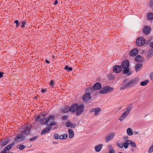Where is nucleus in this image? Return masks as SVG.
<instances>
[{"instance_id": "nucleus-39", "label": "nucleus", "mask_w": 153, "mask_h": 153, "mask_svg": "<svg viewBox=\"0 0 153 153\" xmlns=\"http://www.w3.org/2000/svg\"><path fill=\"white\" fill-rule=\"evenodd\" d=\"M14 23L16 24V27H18L20 25V23L19 22V21L18 20H16L14 22Z\"/></svg>"}, {"instance_id": "nucleus-33", "label": "nucleus", "mask_w": 153, "mask_h": 153, "mask_svg": "<svg viewBox=\"0 0 153 153\" xmlns=\"http://www.w3.org/2000/svg\"><path fill=\"white\" fill-rule=\"evenodd\" d=\"M65 70H67L68 71H70L72 70L73 68L71 67H69L68 66H66L64 68Z\"/></svg>"}, {"instance_id": "nucleus-16", "label": "nucleus", "mask_w": 153, "mask_h": 153, "mask_svg": "<svg viewBox=\"0 0 153 153\" xmlns=\"http://www.w3.org/2000/svg\"><path fill=\"white\" fill-rule=\"evenodd\" d=\"M51 127H47L43 129L41 132V134L42 135H44L45 133L48 132L51 129Z\"/></svg>"}, {"instance_id": "nucleus-24", "label": "nucleus", "mask_w": 153, "mask_h": 153, "mask_svg": "<svg viewBox=\"0 0 153 153\" xmlns=\"http://www.w3.org/2000/svg\"><path fill=\"white\" fill-rule=\"evenodd\" d=\"M123 70V72L124 74H127L128 76H129L131 74V73L129 71L128 68H124Z\"/></svg>"}, {"instance_id": "nucleus-48", "label": "nucleus", "mask_w": 153, "mask_h": 153, "mask_svg": "<svg viewBox=\"0 0 153 153\" xmlns=\"http://www.w3.org/2000/svg\"><path fill=\"white\" fill-rule=\"evenodd\" d=\"M54 137L55 139H57L59 138V137L58 134H55L54 135Z\"/></svg>"}, {"instance_id": "nucleus-37", "label": "nucleus", "mask_w": 153, "mask_h": 153, "mask_svg": "<svg viewBox=\"0 0 153 153\" xmlns=\"http://www.w3.org/2000/svg\"><path fill=\"white\" fill-rule=\"evenodd\" d=\"M153 151V144L150 147L148 150L149 153H151Z\"/></svg>"}, {"instance_id": "nucleus-11", "label": "nucleus", "mask_w": 153, "mask_h": 153, "mask_svg": "<svg viewBox=\"0 0 153 153\" xmlns=\"http://www.w3.org/2000/svg\"><path fill=\"white\" fill-rule=\"evenodd\" d=\"M115 134L114 133L112 132L107 135L105 137V141L108 142L112 140L114 137Z\"/></svg>"}, {"instance_id": "nucleus-34", "label": "nucleus", "mask_w": 153, "mask_h": 153, "mask_svg": "<svg viewBox=\"0 0 153 153\" xmlns=\"http://www.w3.org/2000/svg\"><path fill=\"white\" fill-rule=\"evenodd\" d=\"M117 145L120 148H122L124 147L123 143H117Z\"/></svg>"}, {"instance_id": "nucleus-25", "label": "nucleus", "mask_w": 153, "mask_h": 153, "mask_svg": "<svg viewBox=\"0 0 153 153\" xmlns=\"http://www.w3.org/2000/svg\"><path fill=\"white\" fill-rule=\"evenodd\" d=\"M153 56V49H151L149 51L147 58L149 59Z\"/></svg>"}, {"instance_id": "nucleus-50", "label": "nucleus", "mask_w": 153, "mask_h": 153, "mask_svg": "<svg viewBox=\"0 0 153 153\" xmlns=\"http://www.w3.org/2000/svg\"><path fill=\"white\" fill-rule=\"evenodd\" d=\"M150 46L153 49V42H151L149 44Z\"/></svg>"}, {"instance_id": "nucleus-46", "label": "nucleus", "mask_w": 153, "mask_h": 153, "mask_svg": "<svg viewBox=\"0 0 153 153\" xmlns=\"http://www.w3.org/2000/svg\"><path fill=\"white\" fill-rule=\"evenodd\" d=\"M76 126V124H72L71 123V128H75Z\"/></svg>"}, {"instance_id": "nucleus-41", "label": "nucleus", "mask_w": 153, "mask_h": 153, "mask_svg": "<svg viewBox=\"0 0 153 153\" xmlns=\"http://www.w3.org/2000/svg\"><path fill=\"white\" fill-rule=\"evenodd\" d=\"M25 148V146L23 145L20 146L19 147V149L22 150L24 149Z\"/></svg>"}, {"instance_id": "nucleus-23", "label": "nucleus", "mask_w": 153, "mask_h": 153, "mask_svg": "<svg viewBox=\"0 0 153 153\" xmlns=\"http://www.w3.org/2000/svg\"><path fill=\"white\" fill-rule=\"evenodd\" d=\"M143 65L141 64H138L136 65L135 66V70L136 72H138L142 67Z\"/></svg>"}, {"instance_id": "nucleus-49", "label": "nucleus", "mask_w": 153, "mask_h": 153, "mask_svg": "<svg viewBox=\"0 0 153 153\" xmlns=\"http://www.w3.org/2000/svg\"><path fill=\"white\" fill-rule=\"evenodd\" d=\"M150 77L151 79L153 81V73H152L150 74Z\"/></svg>"}, {"instance_id": "nucleus-31", "label": "nucleus", "mask_w": 153, "mask_h": 153, "mask_svg": "<svg viewBox=\"0 0 153 153\" xmlns=\"http://www.w3.org/2000/svg\"><path fill=\"white\" fill-rule=\"evenodd\" d=\"M54 120V117L53 116V119L52 120H51L50 121V123L48 126H53L55 125L56 124V122Z\"/></svg>"}, {"instance_id": "nucleus-47", "label": "nucleus", "mask_w": 153, "mask_h": 153, "mask_svg": "<svg viewBox=\"0 0 153 153\" xmlns=\"http://www.w3.org/2000/svg\"><path fill=\"white\" fill-rule=\"evenodd\" d=\"M149 5L150 7L153 6V0H151L149 3Z\"/></svg>"}, {"instance_id": "nucleus-45", "label": "nucleus", "mask_w": 153, "mask_h": 153, "mask_svg": "<svg viewBox=\"0 0 153 153\" xmlns=\"http://www.w3.org/2000/svg\"><path fill=\"white\" fill-rule=\"evenodd\" d=\"M108 153H115V150L114 149H112L111 150H110Z\"/></svg>"}, {"instance_id": "nucleus-51", "label": "nucleus", "mask_w": 153, "mask_h": 153, "mask_svg": "<svg viewBox=\"0 0 153 153\" xmlns=\"http://www.w3.org/2000/svg\"><path fill=\"white\" fill-rule=\"evenodd\" d=\"M3 73L2 72L0 71V78H1L3 77Z\"/></svg>"}, {"instance_id": "nucleus-38", "label": "nucleus", "mask_w": 153, "mask_h": 153, "mask_svg": "<svg viewBox=\"0 0 153 153\" xmlns=\"http://www.w3.org/2000/svg\"><path fill=\"white\" fill-rule=\"evenodd\" d=\"M67 127H71V123L70 121L67 122L65 124Z\"/></svg>"}, {"instance_id": "nucleus-14", "label": "nucleus", "mask_w": 153, "mask_h": 153, "mask_svg": "<svg viewBox=\"0 0 153 153\" xmlns=\"http://www.w3.org/2000/svg\"><path fill=\"white\" fill-rule=\"evenodd\" d=\"M122 68H128L129 65V62L128 60L123 61L122 63Z\"/></svg>"}, {"instance_id": "nucleus-9", "label": "nucleus", "mask_w": 153, "mask_h": 153, "mask_svg": "<svg viewBox=\"0 0 153 153\" xmlns=\"http://www.w3.org/2000/svg\"><path fill=\"white\" fill-rule=\"evenodd\" d=\"M145 43V39L143 37H140L138 38L136 41V43L138 46H141L143 45Z\"/></svg>"}, {"instance_id": "nucleus-22", "label": "nucleus", "mask_w": 153, "mask_h": 153, "mask_svg": "<svg viewBox=\"0 0 153 153\" xmlns=\"http://www.w3.org/2000/svg\"><path fill=\"white\" fill-rule=\"evenodd\" d=\"M123 144L124 148L125 149H127L128 147V145L130 144V140H126Z\"/></svg>"}, {"instance_id": "nucleus-21", "label": "nucleus", "mask_w": 153, "mask_h": 153, "mask_svg": "<svg viewBox=\"0 0 153 153\" xmlns=\"http://www.w3.org/2000/svg\"><path fill=\"white\" fill-rule=\"evenodd\" d=\"M61 112L63 114L68 113L69 111V108L67 107H65L61 109Z\"/></svg>"}, {"instance_id": "nucleus-3", "label": "nucleus", "mask_w": 153, "mask_h": 153, "mask_svg": "<svg viewBox=\"0 0 153 153\" xmlns=\"http://www.w3.org/2000/svg\"><path fill=\"white\" fill-rule=\"evenodd\" d=\"M131 108L130 107H126L125 110L124 112L121 115L119 118V120L122 121L128 116L129 113Z\"/></svg>"}, {"instance_id": "nucleus-40", "label": "nucleus", "mask_w": 153, "mask_h": 153, "mask_svg": "<svg viewBox=\"0 0 153 153\" xmlns=\"http://www.w3.org/2000/svg\"><path fill=\"white\" fill-rule=\"evenodd\" d=\"M55 85V82H54V81L53 80H51V81L50 84V85L51 86H53L54 85Z\"/></svg>"}, {"instance_id": "nucleus-12", "label": "nucleus", "mask_w": 153, "mask_h": 153, "mask_svg": "<svg viewBox=\"0 0 153 153\" xmlns=\"http://www.w3.org/2000/svg\"><path fill=\"white\" fill-rule=\"evenodd\" d=\"M122 68L120 65H115L113 68V71L115 73H118L121 72Z\"/></svg>"}, {"instance_id": "nucleus-18", "label": "nucleus", "mask_w": 153, "mask_h": 153, "mask_svg": "<svg viewBox=\"0 0 153 153\" xmlns=\"http://www.w3.org/2000/svg\"><path fill=\"white\" fill-rule=\"evenodd\" d=\"M93 88L95 90H99L101 88V85L100 83L97 82L94 85Z\"/></svg>"}, {"instance_id": "nucleus-2", "label": "nucleus", "mask_w": 153, "mask_h": 153, "mask_svg": "<svg viewBox=\"0 0 153 153\" xmlns=\"http://www.w3.org/2000/svg\"><path fill=\"white\" fill-rule=\"evenodd\" d=\"M139 80V79L138 78L133 79L129 81L127 83L121 86L120 87V89H124L127 88H131L137 84Z\"/></svg>"}, {"instance_id": "nucleus-4", "label": "nucleus", "mask_w": 153, "mask_h": 153, "mask_svg": "<svg viewBox=\"0 0 153 153\" xmlns=\"http://www.w3.org/2000/svg\"><path fill=\"white\" fill-rule=\"evenodd\" d=\"M53 119V116H50L47 118L41 119L40 120V124L42 125L46 124L48 125V123H49Z\"/></svg>"}, {"instance_id": "nucleus-54", "label": "nucleus", "mask_w": 153, "mask_h": 153, "mask_svg": "<svg viewBox=\"0 0 153 153\" xmlns=\"http://www.w3.org/2000/svg\"><path fill=\"white\" fill-rule=\"evenodd\" d=\"M45 89H42L41 90V91L42 93H44L45 92Z\"/></svg>"}, {"instance_id": "nucleus-35", "label": "nucleus", "mask_w": 153, "mask_h": 153, "mask_svg": "<svg viewBox=\"0 0 153 153\" xmlns=\"http://www.w3.org/2000/svg\"><path fill=\"white\" fill-rule=\"evenodd\" d=\"M130 145L132 147H135L136 146V144L135 142H134L130 140Z\"/></svg>"}, {"instance_id": "nucleus-29", "label": "nucleus", "mask_w": 153, "mask_h": 153, "mask_svg": "<svg viewBox=\"0 0 153 153\" xmlns=\"http://www.w3.org/2000/svg\"><path fill=\"white\" fill-rule=\"evenodd\" d=\"M149 82L148 80H146L145 81L142 82L140 83L141 86H144L147 85Z\"/></svg>"}, {"instance_id": "nucleus-7", "label": "nucleus", "mask_w": 153, "mask_h": 153, "mask_svg": "<svg viewBox=\"0 0 153 153\" xmlns=\"http://www.w3.org/2000/svg\"><path fill=\"white\" fill-rule=\"evenodd\" d=\"M14 145V143H12L11 144L7 145L5 147L3 151L0 153H13L12 152H10V150L11 149L13 146Z\"/></svg>"}, {"instance_id": "nucleus-52", "label": "nucleus", "mask_w": 153, "mask_h": 153, "mask_svg": "<svg viewBox=\"0 0 153 153\" xmlns=\"http://www.w3.org/2000/svg\"><path fill=\"white\" fill-rule=\"evenodd\" d=\"M108 147L110 150H111L112 149H114L112 146L111 145H109L108 146Z\"/></svg>"}, {"instance_id": "nucleus-26", "label": "nucleus", "mask_w": 153, "mask_h": 153, "mask_svg": "<svg viewBox=\"0 0 153 153\" xmlns=\"http://www.w3.org/2000/svg\"><path fill=\"white\" fill-rule=\"evenodd\" d=\"M68 132L69 133V137L71 138L74 136V132L73 130L71 129H69Z\"/></svg>"}, {"instance_id": "nucleus-42", "label": "nucleus", "mask_w": 153, "mask_h": 153, "mask_svg": "<svg viewBox=\"0 0 153 153\" xmlns=\"http://www.w3.org/2000/svg\"><path fill=\"white\" fill-rule=\"evenodd\" d=\"M40 117L39 116H37L36 118V121L37 122L40 121Z\"/></svg>"}, {"instance_id": "nucleus-17", "label": "nucleus", "mask_w": 153, "mask_h": 153, "mask_svg": "<svg viewBox=\"0 0 153 153\" xmlns=\"http://www.w3.org/2000/svg\"><path fill=\"white\" fill-rule=\"evenodd\" d=\"M151 31V29L149 27L146 26L143 28V32L146 35L149 34Z\"/></svg>"}, {"instance_id": "nucleus-43", "label": "nucleus", "mask_w": 153, "mask_h": 153, "mask_svg": "<svg viewBox=\"0 0 153 153\" xmlns=\"http://www.w3.org/2000/svg\"><path fill=\"white\" fill-rule=\"evenodd\" d=\"M37 137H33L32 138L30 139V141H33L35 140L37 138Z\"/></svg>"}, {"instance_id": "nucleus-53", "label": "nucleus", "mask_w": 153, "mask_h": 153, "mask_svg": "<svg viewBox=\"0 0 153 153\" xmlns=\"http://www.w3.org/2000/svg\"><path fill=\"white\" fill-rule=\"evenodd\" d=\"M57 3H58V1H57V0H56V1H55L54 3V5H56V4H57Z\"/></svg>"}, {"instance_id": "nucleus-13", "label": "nucleus", "mask_w": 153, "mask_h": 153, "mask_svg": "<svg viewBox=\"0 0 153 153\" xmlns=\"http://www.w3.org/2000/svg\"><path fill=\"white\" fill-rule=\"evenodd\" d=\"M82 98L83 100L85 101H87L90 100L91 98L90 94L89 93L85 94L83 96Z\"/></svg>"}, {"instance_id": "nucleus-6", "label": "nucleus", "mask_w": 153, "mask_h": 153, "mask_svg": "<svg viewBox=\"0 0 153 153\" xmlns=\"http://www.w3.org/2000/svg\"><path fill=\"white\" fill-rule=\"evenodd\" d=\"M25 138V136L21 134H18L15 137V141L17 143L21 142L24 141Z\"/></svg>"}, {"instance_id": "nucleus-10", "label": "nucleus", "mask_w": 153, "mask_h": 153, "mask_svg": "<svg viewBox=\"0 0 153 153\" xmlns=\"http://www.w3.org/2000/svg\"><path fill=\"white\" fill-rule=\"evenodd\" d=\"M101 109L99 107H96L92 108L90 111V113H94V115L97 116L100 114Z\"/></svg>"}, {"instance_id": "nucleus-1", "label": "nucleus", "mask_w": 153, "mask_h": 153, "mask_svg": "<svg viewBox=\"0 0 153 153\" xmlns=\"http://www.w3.org/2000/svg\"><path fill=\"white\" fill-rule=\"evenodd\" d=\"M84 110L83 104H81L79 105L77 104H74L69 108V111L72 113L76 112V114L77 116H79L81 114Z\"/></svg>"}, {"instance_id": "nucleus-30", "label": "nucleus", "mask_w": 153, "mask_h": 153, "mask_svg": "<svg viewBox=\"0 0 153 153\" xmlns=\"http://www.w3.org/2000/svg\"><path fill=\"white\" fill-rule=\"evenodd\" d=\"M68 137L67 134H63L62 135H60L59 137V138L60 139H66Z\"/></svg>"}, {"instance_id": "nucleus-28", "label": "nucleus", "mask_w": 153, "mask_h": 153, "mask_svg": "<svg viewBox=\"0 0 153 153\" xmlns=\"http://www.w3.org/2000/svg\"><path fill=\"white\" fill-rule=\"evenodd\" d=\"M9 140L7 139H5L4 140H3L1 143V146H5L7 145L8 142Z\"/></svg>"}, {"instance_id": "nucleus-20", "label": "nucleus", "mask_w": 153, "mask_h": 153, "mask_svg": "<svg viewBox=\"0 0 153 153\" xmlns=\"http://www.w3.org/2000/svg\"><path fill=\"white\" fill-rule=\"evenodd\" d=\"M102 146L103 145L101 144L96 146L94 148L95 150L97 152H99L101 150Z\"/></svg>"}, {"instance_id": "nucleus-36", "label": "nucleus", "mask_w": 153, "mask_h": 153, "mask_svg": "<svg viewBox=\"0 0 153 153\" xmlns=\"http://www.w3.org/2000/svg\"><path fill=\"white\" fill-rule=\"evenodd\" d=\"M21 27H25V25L27 23V22L26 21H22L21 22Z\"/></svg>"}, {"instance_id": "nucleus-15", "label": "nucleus", "mask_w": 153, "mask_h": 153, "mask_svg": "<svg viewBox=\"0 0 153 153\" xmlns=\"http://www.w3.org/2000/svg\"><path fill=\"white\" fill-rule=\"evenodd\" d=\"M139 53L138 49L135 48L132 50L130 52V55L131 56H134L137 55Z\"/></svg>"}, {"instance_id": "nucleus-56", "label": "nucleus", "mask_w": 153, "mask_h": 153, "mask_svg": "<svg viewBox=\"0 0 153 153\" xmlns=\"http://www.w3.org/2000/svg\"><path fill=\"white\" fill-rule=\"evenodd\" d=\"M127 80H128V79H126L125 80V81H127Z\"/></svg>"}, {"instance_id": "nucleus-32", "label": "nucleus", "mask_w": 153, "mask_h": 153, "mask_svg": "<svg viewBox=\"0 0 153 153\" xmlns=\"http://www.w3.org/2000/svg\"><path fill=\"white\" fill-rule=\"evenodd\" d=\"M147 19H148L152 20L153 19V13H150L147 15Z\"/></svg>"}, {"instance_id": "nucleus-19", "label": "nucleus", "mask_w": 153, "mask_h": 153, "mask_svg": "<svg viewBox=\"0 0 153 153\" xmlns=\"http://www.w3.org/2000/svg\"><path fill=\"white\" fill-rule=\"evenodd\" d=\"M135 60L137 62H141L144 60V59L143 57L141 56L140 55H138L135 57Z\"/></svg>"}, {"instance_id": "nucleus-5", "label": "nucleus", "mask_w": 153, "mask_h": 153, "mask_svg": "<svg viewBox=\"0 0 153 153\" xmlns=\"http://www.w3.org/2000/svg\"><path fill=\"white\" fill-rule=\"evenodd\" d=\"M30 128L28 126L23 127L21 129V132L22 134L28 135L30 134Z\"/></svg>"}, {"instance_id": "nucleus-55", "label": "nucleus", "mask_w": 153, "mask_h": 153, "mask_svg": "<svg viewBox=\"0 0 153 153\" xmlns=\"http://www.w3.org/2000/svg\"><path fill=\"white\" fill-rule=\"evenodd\" d=\"M45 62L46 63H48V64H49V63H50V62L49 61H48V60H45Z\"/></svg>"}, {"instance_id": "nucleus-44", "label": "nucleus", "mask_w": 153, "mask_h": 153, "mask_svg": "<svg viewBox=\"0 0 153 153\" xmlns=\"http://www.w3.org/2000/svg\"><path fill=\"white\" fill-rule=\"evenodd\" d=\"M68 118V116H63L62 117V119L64 121L66 120Z\"/></svg>"}, {"instance_id": "nucleus-8", "label": "nucleus", "mask_w": 153, "mask_h": 153, "mask_svg": "<svg viewBox=\"0 0 153 153\" xmlns=\"http://www.w3.org/2000/svg\"><path fill=\"white\" fill-rule=\"evenodd\" d=\"M113 90V88L108 86H106L102 88L100 91V93L102 94H105Z\"/></svg>"}, {"instance_id": "nucleus-27", "label": "nucleus", "mask_w": 153, "mask_h": 153, "mask_svg": "<svg viewBox=\"0 0 153 153\" xmlns=\"http://www.w3.org/2000/svg\"><path fill=\"white\" fill-rule=\"evenodd\" d=\"M127 133L129 136H131L133 134V131L131 128H128L126 131Z\"/></svg>"}]
</instances>
